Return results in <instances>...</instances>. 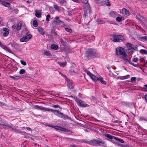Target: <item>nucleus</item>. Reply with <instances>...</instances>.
<instances>
[{"label":"nucleus","instance_id":"1","mask_svg":"<svg viewBox=\"0 0 147 147\" xmlns=\"http://www.w3.org/2000/svg\"><path fill=\"white\" fill-rule=\"evenodd\" d=\"M116 53L118 55H121L120 57V58L124 61L125 64H128V63H129L134 67H139V65H138L134 64L130 60H129L127 59V54L124 48L122 47H118V48H116Z\"/></svg>","mask_w":147,"mask_h":147},{"label":"nucleus","instance_id":"2","mask_svg":"<svg viewBox=\"0 0 147 147\" xmlns=\"http://www.w3.org/2000/svg\"><path fill=\"white\" fill-rule=\"evenodd\" d=\"M34 108L37 110L42 111H48L54 113V115L57 116L61 117L65 119L68 118L67 116L65 115L63 113L60 112L58 110H54L53 109H50L48 108L45 107H44L39 105H36L34 106Z\"/></svg>","mask_w":147,"mask_h":147},{"label":"nucleus","instance_id":"3","mask_svg":"<svg viewBox=\"0 0 147 147\" xmlns=\"http://www.w3.org/2000/svg\"><path fill=\"white\" fill-rule=\"evenodd\" d=\"M98 55V52L96 49L90 48L88 49L86 51L84 58L85 59L88 60L96 57Z\"/></svg>","mask_w":147,"mask_h":147},{"label":"nucleus","instance_id":"4","mask_svg":"<svg viewBox=\"0 0 147 147\" xmlns=\"http://www.w3.org/2000/svg\"><path fill=\"white\" fill-rule=\"evenodd\" d=\"M87 144L93 146H103L105 143L102 141L96 139H93L86 142Z\"/></svg>","mask_w":147,"mask_h":147},{"label":"nucleus","instance_id":"5","mask_svg":"<svg viewBox=\"0 0 147 147\" xmlns=\"http://www.w3.org/2000/svg\"><path fill=\"white\" fill-rule=\"evenodd\" d=\"M112 37L113 38V41L115 42H118L120 40L124 41L126 40L125 37L121 35L113 34L112 35Z\"/></svg>","mask_w":147,"mask_h":147},{"label":"nucleus","instance_id":"6","mask_svg":"<svg viewBox=\"0 0 147 147\" xmlns=\"http://www.w3.org/2000/svg\"><path fill=\"white\" fill-rule=\"evenodd\" d=\"M74 98L77 104L79 106L82 107H84L89 106V105L86 104L85 102L79 99L78 97H74Z\"/></svg>","mask_w":147,"mask_h":147},{"label":"nucleus","instance_id":"7","mask_svg":"<svg viewBox=\"0 0 147 147\" xmlns=\"http://www.w3.org/2000/svg\"><path fill=\"white\" fill-rule=\"evenodd\" d=\"M32 35L29 34L28 32L26 33L25 36L21 38L20 39V41L21 42H26L29 41L32 37Z\"/></svg>","mask_w":147,"mask_h":147},{"label":"nucleus","instance_id":"8","mask_svg":"<svg viewBox=\"0 0 147 147\" xmlns=\"http://www.w3.org/2000/svg\"><path fill=\"white\" fill-rule=\"evenodd\" d=\"M126 46L128 48V51L131 52H133V51L137 49V47H133L132 44L129 43H127L126 44Z\"/></svg>","mask_w":147,"mask_h":147},{"label":"nucleus","instance_id":"9","mask_svg":"<svg viewBox=\"0 0 147 147\" xmlns=\"http://www.w3.org/2000/svg\"><path fill=\"white\" fill-rule=\"evenodd\" d=\"M54 128L58 130L61 131H63L65 132H69V130L67 129L66 128H65L62 127H61L59 126H55Z\"/></svg>","mask_w":147,"mask_h":147},{"label":"nucleus","instance_id":"10","mask_svg":"<svg viewBox=\"0 0 147 147\" xmlns=\"http://www.w3.org/2000/svg\"><path fill=\"white\" fill-rule=\"evenodd\" d=\"M136 17L137 19H139L142 22H147V19L144 18L143 16H141L140 14H138L137 15Z\"/></svg>","mask_w":147,"mask_h":147},{"label":"nucleus","instance_id":"11","mask_svg":"<svg viewBox=\"0 0 147 147\" xmlns=\"http://www.w3.org/2000/svg\"><path fill=\"white\" fill-rule=\"evenodd\" d=\"M121 12L123 15L125 17H127L129 15V11L125 8H123Z\"/></svg>","mask_w":147,"mask_h":147},{"label":"nucleus","instance_id":"12","mask_svg":"<svg viewBox=\"0 0 147 147\" xmlns=\"http://www.w3.org/2000/svg\"><path fill=\"white\" fill-rule=\"evenodd\" d=\"M83 7L84 10L85 11L89 10V12L90 13L91 12V10L89 3L84 4L83 5Z\"/></svg>","mask_w":147,"mask_h":147},{"label":"nucleus","instance_id":"13","mask_svg":"<svg viewBox=\"0 0 147 147\" xmlns=\"http://www.w3.org/2000/svg\"><path fill=\"white\" fill-rule=\"evenodd\" d=\"M1 47L3 49L5 50L9 53H13L12 51L8 47H7L6 46L3 45L2 44Z\"/></svg>","mask_w":147,"mask_h":147},{"label":"nucleus","instance_id":"14","mask_svg":"<svg viewBox=\"0 0 147 147\" xmlns=\"http://www.w3.org/2000/svg\"><path fill=\"white\" fill-rule=\"evenodd\" d=\"M101 1L102 2V3L99 4L102 5L104 4H105V5L108 6H110L111 5L109 0H101Z\"/></svg>","mask_w":147,"mask_h":147},{"label":"nucleus","instance_id":"15","mask_svg":"<svg viewBox=\"0 0 147 147\" xmlns=\"http://www.w3.org/2000/svg\"><path fill=\"white\" fill-rule=\"evenodd\" d=\"M3 30L4 31V32L3 34V36H6L9 34V30L6 28H4L3 29Z\"/></svg>","mask_w":147,"mask_h":147},{"label":"nucleus","instance_id":"16","mask_svg":"<svg viewBox=\"0 0 147 147\" xmlns=\"http://www.w3.org/2000/svg\"><path fill=\"white\" fill-rule=\"evenodd\" d=\"M138 39L141 41L145 42L147 41V36H140L138 37Z\"/></svg>","mask_w":147,"mask_h":147},{"label":"nucleus","instance_id":"17","mask_svg":"<svg viewBox=\"0 0 147 147\" xmlns=\"http://www.w3.org/2000/svg\"><path fill=\"white\" fill-rule=\"evenodd\" d=\"M35 15L38 18H40L41 17V13L38 10H36L35 11Z\"/></svg>","mask_w":147,"mask_h":147},{"label":"nucleus","instance_id":"18","mask_svg":"<svg viewBox=\"0 0 147 147\" xmlns=\"http://www.w3.org/2000/svg\"><path fill=\"white\" fill-rule=\"evenodd\" d=\"M104 136L110 139H112L113 138L115 139V137L114 136H112L109 134H104Z\"/></svg>","mask_w":147,"mask_h":147},{"label":"nucleus","instance_id":"19","mask_svg":"<svg viewBox=\"0 0 147 147\" xmlns=\"http://www.w3.org/2000/svg\"><path fill=\"white\" fill-rule=\"evenodd\" d=\"M9 77L14 80H17L20 79V76L18 75H15L13 76H10Z\"/></svg>","mask_w":147,"mask_h":147},{"label":"nucleus","instance_id":"20","mask_svg":"<svg viewBox=\"0 0 147 147\" xmlns=\"http://www.w3.org/2000/svg\"><path fill=\"white\" fill-rule=\"evenodd\" d=\"M130 76L129 75H127L125 76H120L119 78L121 80H123L124 79H127L129 78H130Z\"/></svg>","mask_w":147,"mask_h":147},{"label":"nucleus","instance_id":"21","mask_svg":"<svg viewBox=\"0 0 147 147\" xmlns=\"http://www.w3.org/2000/svg\"><path fill=\"white\" fill-rule=\"evenodd\" d=\"M1 3L4 6L7 7H9L10 5V3L5 1H2Z\"/></svg>","mask_w":147,"mask_h":147},{"label":"nucleus","instance_id":"22","mask_svg":"<svg viewBox=\"0 0 147 147\" xmlns=\"http://www.w3.org/2000/svg\"><path fill=\"white\" fill-rule=\"evenodd\" d=\"M44 55L47 56H51V54L49 51L46 50L43 52Z\"/></svg>","mask_w":147,"mask_h":147},{"label":"nucleus","instance_id":"23","mask_svg":"<svg viewBox=\"0 0 147 147\" xmlns=\"http://www.w3.org/2000/svg\"><path fill=\"white\" fill-rule=\"evenodd\" d=\"M17 28L16 30H19L21 29L22 26V24L20 22L18 23L17 25Z\"/></svg>","mask_w":147,"mask_h":147},{"label":"nucleus","instance_id":"24","mask_svg":"<svg viewBox=\"0 0 147 147\" xmlns=\"http://www.w3.org/2000/svg\"><path fill=\"white\" fill-rule=\"evenodd\" d=\"M91 78L94 81H96L97 80H98L99 78H98L93 74L91 77Z\"/></svg>","mask_w":147,"mask_h":147},{"label":"nucleus","instance_id":"25","mask_svg":"<svg viewBox=\"0 0 147 147\" xmlns=\"http://www.w3.org/2000/svg\"><path fill=\"white\" fill-rule=\"evenodd\" d=\"M143 87L141 88V90L143 92H147V84L144 85Z\"/></svg>","mask_w":147,"mask_h":147},{"label":"nucleus","instance_id":"26","mask_svg":"<svg viewBox=\"0 0 147 147\" xmlns=\"http://www.w3.org/2000/svg\"><path fill=\"white\" fill-rule=\"evenodd\" d=\"M51 48L52 49L56 50L58 48V46L56 45L52 44L51 46Z\"/></svg>","mask_w":147,"mask_h":147},{"label":"nucleus","instance_id":"27","mask_svg":"<svg viewBox=\"0 0 147 147\" xmlns=\"http://www.w3.org/2000/svg\"><path fill=\"white\" fill-rule=\"evenodd\" d=\"M98 81H100L101 83L103 84L106 85V82L104 80H103V78L101 77H99Z\"/></svg>","mask_w":147,"mask_h":147},{"label":"nucleus","instance_id":"28","mask_svg":"<svg viewBox=\"0 0 147 147\" xmlns=\"http://www.w3.org/2000/svg\"><path fill=\"white\" fill-rule=\"evenodd\" d=\"M58 20L54 21L52 24V26L54 28L57 25H58Z\"/></svg>","mask_w":147,"mask_h":147},{"label":"nucleus","instance_id":"29","mask_svg":"<svg viewBox=\"0 0 147 147\" xmlns=\"http://www.w3.org/2000/svg\"><path fill=\"white\" fill-rule=\"evenodd\" d=\"M58 25L62 26H65V23L60 20H58Z\"/></svg>","mask_w":147,"mask_h":147},{"label":"nucleus","instance_id":"30","mask_svg":"<svg viewBox=\"0 0 147 147\" xmlns=\"http://www.w3.org/2000/svg\"><path fill=\"white\" fill-rule=\"evenodd\" d=\"M6 128H11V131L12 130L14 129V127H15V126H12L10 125L8 123H6Z\"/></svg>","mask_w":147,"mask_h":147},{"label":"nucleus","instance_id":"31","mask_svg":"<svg viewBox=\"0 0 147 147\" xmlns=\"http://www.w3.org/2000/svg\"><path fill=\"white\" fill-rule=\"evenodd\" d=\"M53 7L55 8V9L59 12H60L61 11V9L60 8L59 6H58L57 5H53Z\"/></svg>","mask_w":147,"mask_h":147},{"label":"nucleus","instance_id":"32","mask_svg":"<svg viewBox=\"0 0 147 147\" xmlns=\"http://www.w3.org/2000/svg\"><path fill=\"white\" fill-rule=\"evenodd\" d=\"M38 31L42 34L44 35V33L43 31V30L41 27H39L38 28Z\"/></svg>","mask_w":147,"mask_h":147},{"label":"nucleus","instance_id":"33","mask_svg":"<svg viewBox=\"0 0 147 147\" xmlns=\"http://www.w3.org/2000/svg\"><path fill=\"white\" fill-rule=\"evenodd\" d=\"M115 140L122 143H124V141L123 140L120 138H119L117 137H115Z\"/></svg>","mask_w":147,"mask_h":147},{"label":"nucleus","instance_id":"34","mask_svg":"<svg viewBox=\"0 0 147 147\" xmlns=\"http://www.w3.org/2000/svg\"><path fill=\"white\" fill-rule=\"evenodd\" d=\"M140 52L142 54H147V51L144 49H141L140 50Z\"/></svg>","mask_w":147,"mask_h":147},{"label":"nucleus","instance_id":"35","mask_svg":"<svg viewBox=\"0 0 147 147\" xmlns=\"http://www.w3.org/2000/svg\"><path fill=\"white\" fill-rule=\"evenodd\" d=\"M59 3L61 5H63L67 2L65 0H59Z\"/></svg>","mask_w":147,"mask_h":147},{"label":"nucleus","instance_id":"36","mask_svg":"<svg viewBox=\"0 0 147 147\" xmlns=\"http://www.w3.org/2000/svg\"><path fill=\"white\" fill-rule=\"evenodd\" d=\"M33 26L34 27H36L38 26V23L36 20H34L33 21Z\"/></svg>","mask_w":147,"mask_h":147},{"label":"nucleus","instance_id":"37","mask_svg":"<svg viewBox=\"0 0 147 147\" xmlns=\"http://www.w3.org/2000/svg\"><path fill=\"white\" fill-rule=\"evenodd\" d=\"M84 71L86 72L87 74L91 77V76L93 74L91 73L89 71L87 70L86 69H84Z\"/></svg>","mask_w":147,"mask_h":147},{"label":"nucleus","instance_id":"38","mask_svg":"<svg viewBox=\"0 0 147 147\" xmlns=\"http://www.w3.org/2000/svg\"><path fill=\"white\" fill-rule=\"evenodd\" d=\"M66 63H67L66 62L58 63L59 65L62 67L65 66L66 65Z\"/></svg>","mask_w":147,"mask_h":147},{"label":"nucleus","instance_id":"39","mask_svg":"<svg viewBox=\"0 0 147 147\" xmlns=\"http://www.w3.org/2000/svg\"><path fill=\"white\" fill-rule=\"evenodd\" d=\"M12 131H14L15 132H17L18 133H22V131H21L20 129H16L15 127H14V129L12 130Z\"/></svg>","mask_w":147,"mask_h":147},{"label":"nucleus","instance_id":"40","mask_svg":"<svg viewBox=\"0 0 147 147\" xmlns=\"http://www.w3.org/2000/svg\"><path fill=\"white\" fill-rule=\"evenodd\" d=\"M0 127L2 128H6V123L4 124H0Z\"/></svg>","mask_w":147,"mask_h":147},{"label":"nucleus","instance_id":"41","mask_svg":"<svg viewBox=\"0 0 147 147\" xmlns=\"http://www.w3.org/2000/svg\"><path fill=\"white\" fill-rule=\"evenodd\" d=\"M51 35L52 36H55L56 35V32L55 30L53 29L51 30Z\"/></svg>","mask_w":147,"mask_h":147},{"label":"nucleus","instance_id":"42","mask_svg":"<svg viewBox=\"0 0 147 147\" xmlns=\"http://www.w3.org/2000/svg\"><path fill=\"white\" fill-rule=\"evenodd\" d=\"M130 80L132 82L134 83L136 81V78L135 77H132L131 78Z\"/></svg>","mask_w":147,"mask_h":147},{"label":"nucleus","instance_id":"43","mask_svg":"<svg viewBox=\"0 0 147 147\" xmlns=\"http://www.w3.org/2000/svg\"><path fill=\"white\" fill-rule=\"evenodd\" d=\"M65 30L69 33H71L72 32V30L71 29L69 28H65Z\"/></svg>","mask_w":147,"mask_h":147},{"label":"nucleus","instance_id":"44","mask_svg":"<svg viewBox=\"0 0 147 147\" xmlns=\"http://www.w3.org/2000/svg\"><path fill=\"white\" fill-rule=\"evenodd\" d=\"M25 72V70L24 69H22L20 70L19 71V73L20 74H24Z\"/></svg>","mask_w":147,"mask_h":147},{"label":"nucleus","instance_id":"45","mask_svg":"<svg viewBox=\"0 0 147 147\" xmlns=\"http://www.w3.org/2000/svg\"><path fill=\"white\" fill-rule=\"evenodd\" d=\"M51 18V16L49 14H48L46 18V20L48 22H49L50 21L49 19Z\"/></svg>","mask_w":147,"mask_h":147},{"label":"nucleus","instance_id":"46","mask_svg":"<svg viewBox=\"0 0 147 147\" xmlns=\"http://www.w3.org/2000/svg\"><path fill=\"white\" fill-rule=\"evenodd\" d=\"M122 20V18L119 16L116 18V20L118 22H121V21Z\"/></svg>","mask_w":147,"mask_h":147},{"label":"nucleus","instance_id":"47","mask_svg":"<svg viewBox=\"0 0 147 147\" xmlns=\"http://www.w3.org/2000/svg\"><path fill=\"white\" fill-rule=\"evenodd\" d=\"M113 122L114 123H122V122L121 121H120L117 120L114 121H113Z\"/></svg>","mask_w":147,"mask_h":147},{"label":"nucleus","instance_id":"48","mask_svg":"<svg viewBox=\"0 0 147 147\" xmlns=\"http://www.w3.org/2000/svg\"><path fill=\"white\" fill-rule=\"evenodd\" d=\"M20 63L23 65H26V62L23 60L20 61Z\"/></svg>","mask_w":147,"mask_h":147},{"label":"nucleus","instance_id":"49","mask_svg":"<svg viewBox=\"0 0 147 147\" xmlns=\"http://www.w3.org/2000/svg\"><path fill=\"white\" fill-rule=\"evenodd\" d=\"M138 59L137 58H133L132 59V61L133 62H138Z\"/></svg>","mask_w":147,"mask_h":147},{"label":"nucleus","instance_id":"50","mask_svg":"<svg viewBox=\"0 0 147 147\" xmlns=\"http://www.w3.org/2000/svg\"><path fill=\"white\" fill-rule=\"evenodd\" d=\"M115 14V12L114 11H111L110 13L109 14V15L111 16H113Z\"/></svg>","mask_w":147,"mask_h":147},{"label":"nucleus","instance_id":"51","mask_svg":"<svg viewBox=\"0 0 147 147\" xmlns=\"http://www.w3.org/2000/svg\"><path fill=\"white\" fill-rule=\"evenodd\" d=\"M101 0H95V1L97 4H101L102 3V1H101Z\"/></svg>","mask_w":147,"mask_h":147},{"label":"nucleus","instance_id":"52","mask_svg":"<svg viewBox=\"0 0 147 147\" xmlns=\"http://www.w3.org/2000/svg\"><path fill=\"white\" fill-rule=\"evenodd\" d=\"M88 11L89 12V10L85 11L84 10V15L85 17L87 16Z\"/></svg>","mask_w":147,"mask_h":147},{"label":"nucleus","instance_id":"53","mask_svg":"<svg viewBox=\"0 0 147 147\" xmlns=\"http://www.w3.org/2000/svg\"><path fill=\"white\" fill-rule=\"evenodd\" d=\"M144 98H145V102L147 103V94L145 95Z\"/></svg>","mask_w":147,"mask_h":147},{"label":"nucleus","instance_id":"54","mask_svg":"<svg viewBox=\"0 0 147 147\" xmlns=\"http://www.w3.org/2000/svg\"><path fill=\"white\" fill-rule=\"evenodd\" d=\"M83 2L84 4H87L88 3V0H83Z\"/></svg>","mask_w":147,"mask_h":147},{"label":"nucleus","instance_id":"55","mask_svg":"<svg viewBox=\"0 0 147 147\" xmlns=\"http://www.w3.org/2000/svg\"><path fill=\"white\" fill-rule=\"evenodd\" d=\"M98 21L100 22V23H105L104 21L103 20L102 21L100 19H99L98 20Z\"/></svg>","mask_w":147,"mask_h":147},{"label":"nucleus","instance_id":"56","mask_svg":"<svg viewBox=\"0 0 147 147\" xmlns=\"http://www.w3.org/2000/svg\"><path fill=\"white\" fill-rule=\"evenodd\" d=\"M5 105L4 103L1 102H0V106H4Z\"/></svg>","mask_w":147,"mask_h":147},{"label":"nucleus","instance_id":"57","mask_svg":"<svg viewBox=\"0 0 147 147\" xmlns=\"http://www.w3.org/2000/svg\"><path fill=\"white\" fill-rule=\"evenodd\" d=\"M53 107L55 108H59V106L58 105H54Z\"/></svg>","mask_w":147,"mask_h":147},{"label":"nucleus","instance_id":"58","mask_svg":"<svg viewBox=\"0 0 147 147\" xmlns=\"http://www.w3.org/2000/svg\"><path fill=\"white\" fill-rule=\"evenodd\" d=\"M47 126L53 128H54V127H55L53 125H51L49 124L47 125Z\"/></svg>","mask_w":147,"mask_h":147},{"label":"nucleus","instance_id":"59","mask_svg":"<svg viewBox=\"0 0 147 147\" xmlns=\"http://www.w3.org/2000/svg\"><path fill=\"white\" fill-rule=\"evenodd\" d=\"M140 60L141 61H144L145 59L144 58L142 57L140 59Z\"/></svg>","mask_w":147,"mask_h":147},{"label":"nucleus","instance_id":"60","mask_svg":"<svg viewBox=\"0 0 147 147\" xmlns=\"http://www.w3.org/2000/svg\"><path fill=\"white\" fill-rule=\"evenodd\" d=\"M26 128L28 130H29V131H31L32 130L31 128H30V127H26Z\"/></svg>","mask_w":147,"mask_h":147},{"label":"nucleus","instance_id":"61","mask_svg":"<svg viewBox=\"0 0 147 147\" xmlns=\"http://www.w3.org/2000/svg\"><path fill=\"white\" fill-rule=\"evenodd\" d=\"M17 25H14L12 26V28L15 29L17 28Z\"/></svg>","mask_w":147,"mask_h":147},{"label":"nucleus","instance_id":"62","mask_svg":"<svg viewBox=\"0 0 147 147\" xmlns=\"http://www.w3.org/2000/svg\"><path fill=\"white\" fill-rule=\"evenodd\" d=\"M60 41L62 43H64V41L62 38H61L60 39Z\"/></svg>","mask_w":147,"mask_h":147},{"label":"nucleus","instance_id":"63","mask_svg":"<svg viewBox=\"0 0 147 147\" xmlns=\"http://www.w3.org/2000/svg\"><path fill=\"white\" fill-rule=\"evenodd\" d=\"M55 19L57 20H59V18L58 16H56L55 17Z\"/></svg>","mask_w":147,"mask_h":147},{"label":"nucleus","instance_id":"64","mask_svg":"<svg viewBox=\"0 0 147 147\" xmlns=\"http://www.w3.org/2000/svg\"><path fill=\"white\" fill-rule=\"evenodd\" d=\"M26 2L28 3H31V2L29 1H27Z\"/></svg>","mask_w":147,"mask_h":147}]
</instances>
